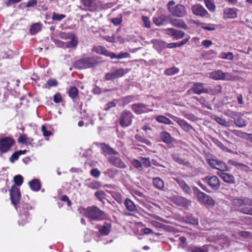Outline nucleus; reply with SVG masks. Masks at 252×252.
Listing matches in <instances>:
<instances>
[{"instance_id": "54", "label": "nucleus", "mask_w": 252, "mask_h": 252, "mask_svg": "<svg viewBox=\"0 0 252 252\" xmlns=\"http://www.w3.org/2000/svg\"><path fill=\"white\" fill-rule=\"evenodd\" d=\"M173 24L175 26H176L178 27H180V28H183L184 29H185L187 27L185 24L183 22V21L182 20H178L175 21L173 23Z\"/></svg>"}, {"instance_id": "51", "label": "nucleus", "mask_w": 252, "mask_h": 252, "mask_svg": "<svg viewBox=\"0 0 252 252\" xmlns=\"http://www.w3.org/2000/svg\"><path fill=\"white\" fill-rule=\"evenodd\" d=\"M151 224L152 226L158 229H165V226L156 221H151Z\"/></svg>"}, {"instance_id": "34", "label": "nucleus", "mask_w": 252, "mask_h": 252, "mask_svg": "<svg viewBox=\"0 0 252 252\" xmlns=\"http://www.w3.org/2000/svg\"><path fill=\"white\" fill-rule=\"evenodd\" d=\"M127 72V71H125L122 68H119L111 72V77H120Z\"/></svg>"}, {"instance_id": "28", "label": "nucleus", "mask_w": 252, "mask_h": 252, "mask_svg": "<svg viewBox=\"0 0 252 252\" xmlns=\"http://www.w3.org/2000/svg\"><path fill=\"white\" fill-rule=\"evenodd\" d=\"M111 164L120 168L126 167L125 163L119 158L111 156Z\"/></svg>"}, {"instance_id": "1", "label": "nucleus", "mask_w": 252, "mask_h": 252, "mask_svg": "<svg viewBox=\"0 0 252 252\" xmlns=\"http://www.w3.org/2000/svg\"><path fill=\"white\" fill-rule=\"evenodd\" d=\"M167 5L169 12L174 16L183 17L187 14L186 7L180 4L175 5V2L173 0L169 1Z\"/></svg>"}, {"instance_id": "12", "label": "nucleus", "mask_w": 252, "mask_h": 252, "mask_svg": "<svg viewBox=\"0 0 252 252\" xmlns=\"http://www.w3.org/2000/svg\"><path fill=\"white\" fill-rule=\"evenodd\" d=\"M132 114L129 111H125L122 115L120 124L123 127H126L131 125Z\"/></svg>"}, {"instance_id": "53", "label": "nucleus", "mask_w": 252, "mask_h": 252, "mask_svg": "<svg viewBox=\"0 0 252 252\" xmlns=\"http://www.w3.org/2000/svg\"><path fill=\"white\" fill-rule=\"evenodd\" d=\"M122 22V18L121 15H119L118 17L111 19V22L115 26H118L121 24Z\"/></svg>"}, {"instance_id": "10", "label": "nucleus", "mask_w": 252, "mask_h": 252, "mask_svg": "<svg viewBox=\"0 0 252 252\" xmlns=\"http://www.w3.org/2000/svg\"><path fill=\"white\" fill-rule=\"evenodd\" d=\"M132 110L137 114L147 113L152 111L149 108V106L143 103H136L131 105Z\"/></svg>"}, {"instance_id": "14", "label": "nucleus", "mask_w": 252, "mask_h": 252, "mask_svg": "<svg viewBox=\"0 0 252 252\" xmlns=\"http://www.w3.org/2000/svg\"><path fill=\"white\" fill-rule=\"evenodd\" d=\"M217 174L224 182L230 184L235 183L234 177L231 174L225 172V171L218 172Z\"/></svg>"}, {"instance_id": "49", "label": "nucleus", "mask_w": 252, "mask_h": 252, "mask_svg": "<svg viewBox=\"0 0 252 252\" xmlns=\"http://www.w3.org/2000/svg\"><path fill=\"white\" fill-rule=\"evenodd\" d=\"M23 180V177L20 175H16L14 178L15 184L18 186H20L22 184Z\"/></svg>"}, {"instance_id": "48", "label": "nucleus", "mask_w": 252, "mask_h": 252, "mask_svg": "<svg viewBox=\"0 0 252 252\" xmlns=\"http://www.w3.org/2000/svg\"><path fill=\"white\" fill-rule=\"evenodd\" d=\"M203 204H205L208 206L212 207L214 205L215 202L214 200L210 196L208 195Z\"/></svg>"}, {"instance_id": "27", "label": "nucleus", "mask_w": 252, "mask_h": 252, "mask_svg": "<svg viewBox=\"0 0 252 252\" xmlns=\"http://www.w3.org/2000/svg\"><path fill=\"white\" fill-rule=\"evenodd\" d=\"M153 184L155 188L160 190H162L164 186L163 180L159 177L154 178Z\"/></svg>"}, {"instance_id": "8", "label": "nucleus", "mask_w": 252, "mask_h": 252, "mask_svg": "<svg viewBox=\"0 0 252 252\" xmlns=\"http://www.w3.org/2000/svg\"><path fill=\"white\" fill-rule=\"evenodd\" d=\"M202 180L206 183H207L208 185L214 190H217L219 189L220 187L219 179L216 176L211 177H206Z\"/></svg>"}, {"instance_id": "26", "label": "nucleus", "mask_w": 252, "mask_h": 252, "mask_svg": "<svg viewBox=\"0 0 252 252\" xmlns=\"http://www.w3.org/2000/svg\"><path fill=\"white\" fill-rule=\"evenodd\" d=\"M167 47V43L163 41L155 40L154 42V48L158 52H160L163 49Z\"/></svg>"}, {"instance_id": "40", "label": "nucleus", "mask_w": 252, "mask_h": 252, "mask_svg": "<svg viewBox=\"0 0 252 252\" xmlns=\"http://www.w3.org/2000/svg\"><path fill=\"white\" fill-rule=\"evenodd\" d=\"M68 94L72 98H75L78 94L77 89L75 87H71L68 91Z\"/></svg>"}, {"instance_id": "60", "label": "nucleus", "mask_w": 252, "mask_h": 252, "mask_svg": "<svg viewBox=\"0 0 252 252\" xmlns=\"http://www.w3.org/2000/svg\"><path fill=\"white\" fill-rule=\"evenodd\" d=\"M47 83L50 87L56 86L58 85V82L54 79H50L48 80Z\"/></svg>"}, {"instance_id": "46", "label": "nucleus", "mask_w": 252, "mask_h": 252, "mask_svg": "<svg viewBox=\"0 0 252 252\" xmlns=\"http://www.w3.org/2000/svg\"><path fill=\"white\" fill-rule=\"evenodd\" d=\"M88 187L94 189H99L101 187V184L98 181H94L90 183L88 185Z\"/></svg>"}, {"instance_id": "37", "label": "nucleus", "mask_w": 252, "mask_h": 252, "mask_svg": "<svg viewBox=\"0 0 252 252\" xmlns=\"http://www.w3.org/2000/svg\"><path fill=\"white\" fill-rule=\"evenodd\" d=\"M173 158L174 160L180 164L189 165V164L188 161H185L183 158H181L178 154L173 155Z\"/></svg>"}, {"instance_id": "56", "label": "nucleus", "mask_w": 252, "mask_h": 252, "mask_svg": "<svg viewBox=\"0 0 252 252\" xmlns=\"http://www.w3.org/2000/svg\"><path fill=\"white\" fill-rule=\"evenodd\" d=\"M131 164L134 167L139 169L141 167L142 163L137 159H133L131 161Z\"/></svg>"}, {"instance_id": "57", "label": "nucleus", "mask_w": 252, "mask_h": 252, "mask_svg": "<svg viewBox=\"0 0 252 252\" xmlns=\"http://www.w3.org/2000/svg\"><path fill=\"white\" fill-rule=\"evenodd\" d=\"M91 174L95 178H98L100 172L97 168H94L91 171Z\"/></svg>"}, {"instance_id": "20", "label": "nucleus", "mask_w": 252, "mask_h": 252, "mask_svg": "<svg viewBox=\"0 0 252 252\" xmlns=\"http://www.w3.org/2000/svg\"><path fill=\"white\" fill-rule=\"evenodd\" d=\"M193 190L194 192V193L196 195V197L197 198L198 201L201 203H203L205 200L206 199V198L207 197L208 195L206 193L201 191L199 190V189L197 188L196 187L193 188Z\"/></svg>"}, {"instance_id": "35", "label": "nucleus", "mask_w": 252, "mask_h": 252, "mask_svg": "<svg viewBox=\"0 0 252 252\" xmlns=\"http://www.w3.org/2000/svg\"><path fill=\"white\" fill-rule=\"evenodd\" d=\"M94 50L95 51L97 54L104 55L106 56H109L110 54L109 52L103 47L98 46L94 48Z\"/></svg>"}, {"instance_id": "31", "label": "nucleus", "mask_w": 252, "mask_h": 252, "mask_svg": "<svg viewBox=\"0 0 252 252\" xmlns=\"http://www.w3.org/2000/svg\"><path fill=\"white\" fill-rule=\"evenodd\" d=\"M156 120L159 123L165 125H173V122L168 118L163 115H159L156 117Z\"/></svg>"}, {"instance_id": "17", "label": "nucleus", "mask_w": 252, "mask_h": 252, "mask_svg": "<svg viewBox=\"0 0 252 252\" xmlns=\"http://www.w3.org/2000/svg\"><path fill=\"white\" fill-rule=\"evenodd\" d=\"M237 9L235 8H226L223 11L224 18H235L237 17Z\"/></svg>"}, {"instance_id": "58", "label": "nucleus", "mask_w": 252, "mask_h": 252, "mask_svg": "<svg viewBox=\"0 0 252 252\" xmlns=\"http://www.w3.org/2000/svg\"><path fill=\"white\" fill-rule=\"evenodd\" d=\"M41 131L43 132V135L44 136H49L51 135V132L47 130L45 126L43 125L41 127Z\"/></svg>"}, {"instance_id": "44", "label": "nucleus", "mask_w": 252, "mask_h": 252, "mask_svg": "<svg viewBox=\"0 0 252 252\" xmlns=\"http://www.w3.org/2000/svg\"><path fill=\"white\" fill-rule=\"evenodd\" d=\"M216 121L219 123V124L228 127L230 125L228 122H227L226 120L223 119H222L220 117H216L215 118Z\"/></svg>"}, {"instance_id": "47", "label": "nucleus", "mask_w": 252, "mask_h": 252, "mask_svg": "<svg viewBox=\"0 0 252 252\" xmlns=\"http://www.w3.org/2000/svg\"><path fill=\"white\" fill-rule=\"evenodd\" d=\"M111 195L119 204H121L123 202L122 196L120 193L114 192L111 193Z\"/></svg>"}, {"instance_id": "22", "label": "nucleus", "mask_w": 252, "mask_h": 252, "mask_svg": "<svg viewBox=\"0 0 252 252\" xmlns=\"http://www.w3.org/2000/svg\"><path fill=\"white\" fill-rule=\"evenodd\" d=\"M173 201L178 206L184 207L187 206L189 204V201L187 199L182 197H175L173 198Z\"/></svg>"}, {"instance_id": "59", "label": "nucleus", "mask_w": 252, "mask_h": 252, "mask_svg": "<svg viewBox=\"0 0 252 252\" xmlns=\"http://www.w3.org/2000/svg\"><path fill=\"white\" fill-rule=\"evenodd\" d=\"M53 100H54V101L57 103H60V102H61L62 101V96H61V94L59 93L56 94H55L54 96Z\"/></svg>"}, {"instance_id": "45", "label": "nucleus", "mask_w": 252, "mask_h": 252, "mask_svg": "<svg viewBox=\"0 0 252 252\" xmlns=\"http://www.w3.org/2000/svg\"><path fill=\"white\" fill-rule=\"evenodd\" d=\"M65 17V15L63 14H59L57 13H53L52 17V19L53 20L61 21L62 19Z\"/></svg>"}, {"instance_id": "3", "label": "nucleus", "mask_w": 252, "mask_h": 252, "mask_svg": "<svg viewBox=\"0 0 252 252\" xmlns=\"http://www.w3.org/2000/svg\"><path fill=\"white\" fill-rule=\"evenodd\" d=\"M85 216L90 219L98 221L104 218V213L95 206L88 207L85 211Z\"/></svg>"}, {"instance_id": "61", "label": "nucleus", "mask_w": 252, "mask_h": 252, "mask_svg": "<svg viewBox=\"0 0 252 252\" xmlns=\"http://www.w3.org/2000/svg\"><path fill=\"white\" fill-rule=\"evenodd\" d=\"M95 195L100 200L102 201V199L104 198V196H105V194L103 191H98L95 193Z\"/></svg>"}, {"instance_id": "4", "label": "nucleus", "mask_w": 252, "mask_h": 252, "mask_svg": "<svg viewBox=\"0 0 252 252\" xmlns=\"http://www.w3.org/2000/svg\"><path fill=\"white\" fill-rule=\"evenodd\" d=\"M99 62L95 57L84 58L78 60L75 63V66L80 69L88 68L94 67Z\"/></svg>"}, {"instance_id": "6", "label": "nucleus", "mask_w": 252, "mask_h": 252, "mask_svg": "<svg viewBox=\"0 0 252 252\" xmlns=\"http://www.w3.org/2000/svg\"><path fill=\"white\" fill-rule=\"evenodd\" d=\"M14 144V140L9 137H5L0 140V151L2 153L8 152Z\"/></svg>"}, {"instance_id": "64", "label": "nucleus", "mask_w": 252, "mask_h": 252, "mask_svg": "<svg viewBox=\"0 0 252 252\" xmlns=\"http://www.w3.org/2000/svg\"><path fill=\"white\" fill-rule=\"evenodd\" d=\"M19 155L18 154V152H15L14 153L12 154L11 157L10 158V161L11 162H14L15 160H17L19 158Z\"/></svg>"}, {"instance_id": "13", "label": "nucleus", "mask_w": 252, "mask_h": 252, "mask_svg": "<svg viewBox=\"0 0 252 252\" xmlns=\"http://www.w3.org/2000/svg\"><path fill=\"white\" fill-rule=\"evenodd\" d=\"M230 75L228 73H224L220 70L212 71L209 73V77L216 80H228Z\"/></svg>"}, {"instance_id": "29", "label": "nucleus", "mask_w": 252, "mask_h": 252, "mask_svg": "<svg viewBox=\"0 0 252 252\" xmlns=\"http://www.w3.org/2000/svg\"><path fill=\"white\" fill-rule=\"evenodd\" d=\"M160 136L162 141L166 144H170L172 141L170 134L166 131H162L160 134Z\"/></svg>"}, {"instance_id": "63", "label": "nucleus", "mask_w": 252, "mask_h": 252, "mask_svg": "<svg viewBox=\"0 0 252 252\" xmlns=\"http://www.w3.org/2000/svg\"><path fill=\"white\" fill-rule=\"evenodd\" d=\"M142 164L146 167H150L151 166V162L149 158H142Z\"/></svg>"}, {"instance_id": "11", "label": "nucleus", "mask_w": 252, "mask_h": 252, "mask_svg": "<svg viewBox=\"0 0 252 252\" xmlns=\"http://www.w3.org/2000/svg\"><path fill=\"white\" fill-rule=\"evenodd\" d=\"M208 163L213 168L219 170L220 171V172H223L227 170V166L223 161L212 159L209 160Z\"/></svg>"}, {"instance_id": "36", "label": "nucleus", "mask_w": 252, "mask_h": 252, "mask_svg": "<svg viewBox=\"0 0 252 252\" xmlns=\"http://www.w3.org/2000/svg\"><path fill=\"white\" fill-rule=\"evenodd\" d=\"M205 4L207 8L211 12H214L216 6L213 0H204Z\"/></svg>"}, {"instance_id": "16", "label": "nucleus", "mask_w": 252, "mask_h": 252, "mask_svg": "<svg viewBox=\"0 0 252 252\" xmlns=\"http://www.w3.org/2000/svg\"><path fill=\"white\" fill-rule=\"evenodd\" d=\"M232 132L233 134L240 138L249 140L252 142V134L248 133L241 130L236 129L232 130Z\"/></svg>"}, {"instance_id": "55", "label": "nucleus", "mask_w": 252, "mask_h": 252, "mask_svg": "<svg viewBox=\"0 0 252 252\" xmlns=\"http://www.w3.org/2000/svg\"><path fill=\"white\" fill-rule=\"evenodd\" d=\"M187 221L189 223L192 224H194V225H196V224H198V220L197 219H195L192 217H188L187 218Z\"/></svg>"}, {"instance_id": "2", "label": "nucleus", "mask_w": 252, "mask_h": 252, "mask_svg": "<svg viewBox=\"0 0 252 252\" xmlns=\"http://www.w3.org/2000/svg\"><path fill=\"white\" fill-rule=\"evenodd\" d=\"M232 204L234 206L238 207H243L241 209V212L244 214L252 215V200L246 198L244 199L234 198L232 200Z\"/></svg>"}, {"instance_id": "18", "label": "nucleus", "mask_w": 252, "mask_h": 252, "mask_svg": "<svg viewBox=\"0 0 252 252\" xmlns=\"http://www.w3.org/2000/svg\"><path fill=\"white\" fill-rule=\"evenodd\" d=\"M192 90L195 94H198L207 93V90L204 87V84L201 83H195Z\"/></svg>"}, {"instance_id": "42", "label": "nucleus", "mask_w": 252, "mask_h": 252, "mask_svg": "<svg viewBox=\"0 0 252 252\" xmlns=\"http://www.w3.org/2000/svg\"><path fill=\"white\" fill-rule=\"evenodd\" d=\"M110 225H103L99 229L100 233L102 235H108L110 231Z\"/></svg>"}, {"instance_id": "7", "label": "nucleus", "mask_w": 252, "mask_h": 252, "mask_svg": "<svg viewBox=\"0 0 252 252\" xmlns=\"http://www.w3.org/2000/svg\"><path fill=\"white\" fill-rule=\"evenodd\" d=\"M191 11L195 15L201 17H208L209 14L204 7L200 4L193 5L191 7Z\"/></svg>"}, {"instance_id": "52", "label": "nucleus", "mask_w": 252, "mask_h": 252, "mask_svg": "<svg viewBox=\"0 0 252 252\" xmlns=\"http://www.w3.org/2000/svg\"><path fill=\"white\" fill-rule=\"evenodd\" d=\"M153 21H154V23L157 26H160L162 24V23L164 22V20L163 18H162V17H154Z\"/></svg>"}, {"instance_id": "25", "label": "nucleus", "mask_w": 252, "mask_h": 252, "mask_svg": "<svg viewBox=\"0 0 252 252\" xmlns=\"http://www.w3.org/2000/svg\"><path fill=\"white\" fill-rule=\"evenodd\" d=\"M31 189L33 191H38L41 188V185L38 179H34L29 183Z\"/></svg>"}, {"instance_id": "21", "label": "nucleus", "mask_w": 252, "mask_h": 252, "mask_svg": "<svg viewBox=\"0 0 252 252\" xmlns=\"http://www.w3.org/2000/svg\"><path fill=\"white\" fill-rule=\"evenodd\" d=\"M168 33L173 36L176 39H180L184 35V32L183 31L176 30L173 29H169L167 30Z\"/></svg>"}, {"instance_id": "19", "label": "nucleus", "mask_w": 252, "mask_h": 252, "mask_svg": "<svg viewBox=\"0 0 252 252\" xmlns=\"http://www.w3.org/2000/svg\"><path fill=\"white\" fill-rule=\"evenodd\" d=\"M232 116L234 119V123L237 126L242 127L246 126L245 120L239 117L237 113L232 112Z\"/></svg>"}, {"instance_id": "43", "label": "nucleus", "mask_w": 252, "mask_h": 252, "mask_svg": "<svg viewBox=\"0 0 252 252\" xmlns=\"http://www.w3.org/2000/svg\"><path fill=\"white\" fill-rule=\"evenodd\" d=\"M179 71V69L176 67H172L167 69L165 70V73L167 75H172L177 73Z\"/></svg>"}, {"instance_id": "15", "label": "nucleus", "mask_w": 252, "mask_h": 252, "mask_svg": "<svg viewBox=\"0 0 252 252\" xmlns=\"http://www.w3.org/2000/svg\"><path fill=\"white\" fill-rule=\"evenodd\" d=\"M81 3L84 6L82 9L91 11H94L96 9V5L92 0H81Z\"/></svg>"}, {"instance_id": "39", "label": "nucleus", "mask_w": 252, "mask_h": 252, "mask_svg": "<svg viewBox=\"0 0 252 252\" xmlns=\"http://www.w3.org/2000/svg\"><path fill=\"white\" fill-rule=\"evenodd\" d=\"M220 58L229 61L233 60V54L232 52L222 53L220 55Z\"/></svg>"}, {"instance_id": "38", "label": "nucleus", "mask_w": 252, "mask_h": 252, "mask_svg": "<svg viewBox=\"0 0 252 252\" xmlns=\"http://www.w3.org/2000/svg\"><path fill=\"white\" fill-rule=\"evenodd\" d=\"M129 56V54L126 52H121L117 55L115 53H111V59H121L128 58Z\"/></svg>"}, {"instance_id": "62", "label": "nucleus", "mask_w": 252, "mask_h": 252, "mask_svg": "<svg viewBox=\"0 0 252 252\" xmlns=\"http://www.w3.org/2000/svg\"><path fill=\"white\" fill-rule=\"evenodd\" d=\"M72 34H73L71 33L61 32L60 33V37L62 39H69V38L71 37V35Z\"/></svg>"}, {"instance_id": "41", "label": "nucleus", "mask_w": 252, "mask_h": 252, "mask_svg": "<svg viewBox=\"0 0 252 252\" xmlns=\"http://www.w3.org/2000/svg\"><path fill=\"white\" fill-rule=\"evenodd\" d=\"M41 29L40 24L39 23H35L32 25L31 28V32L32 34H36Z\"/></svg>"}, {"instance_id": "30", "label": "nucleus", "mask_w": 252, "mask_h": 252, "mask_svg": "<svg viewBox=\"0 0 252 252\" xmlns=\"http://www.w3.org/2000/svg\"><path fill=\"white\" fill-rule=\"evenodd\" d=\"M124 204L127 210L131 212H134L136 210V206L130 199L126 198Z\"/></svg>"}, {"instance_id": "50", "label": "nucleus", "mask_w": 252, "mask_h": 252, "mask_svg": "<svg viewBox=\"0 0 252 252\" xmlns=\"http://www.w3.org/2000/svg\"><path fill=\"white\" fill-rule=\"evenodd\" d=\"M142 21L143 22V25L144 27L147 28H150L151 21L149 18L147 16H143L142 17Z\"/></svg>"}, {"instance_id": "5", "label": "nucleus", "mask_w": 252, "mask_h": 252, "mask_svg": "<svg viewBox=\"0 0 252 252\" xmlns=\"http://www.w3.org/2000/svg\"><path fill=\"white\" fill-rule=\"evenodd\" d=\"M166 115L176 122L183 130L186 131H189L192 129V127L185 120L177 117L169 113H166Z\"/></svg>"}, {"instance_id": "24", "label": "nucleus", "mask_w": 252, "mask_h": 252, "mask_svg": "<svg viewBox=\"0 0 252 252\" xmlns=\"http://www.w3.org/2000/svg\"><path fill=\"white\" fill-rule=\"evenodd\" d=\"M70 40L65 42V46L67 48H75L78 44V40L77 37L74 35H71L69 38Z\"/></svg>"}, {"instance_id": "23", "label": "nucleus", "mask_w": 252, "mask_h": 252, "mask_svg": "<svg viewBox=\"0 0 252 252\" xmlns=\"http://www.w3.org/2000/svg\"><path fill=\"white\" fill-rule=\"evenodd\" d=\"M188 252H208V247L204 245L202 247L191 246L188 249Z\"/></svg>"}, {"instance_id": "33", "label": "nucleus", "mask_w": 252, "mask_h": 252, "mask_svg": "<svg viewBox=\"0 0 252 252\" xmlns=\"http://www.w3.org/2000/svg\"><path fill=\"white\" fill-rule=\"evenodd\" d=\"M178 184L185 192L188 194H189L191 192V189L186 184V183L182 180H176Z\"/></svg>"}, {"instance_id": "9", "label": "nucleus", "mask_w": 252, "mask_h": 252, "mask_svg": "<svg viewBox=\"0 0 252 252\" xmlns=\"http://www.w3.org/2000/svg\"><path fill=\"white\" fill-rule=\"evenodd\" d=\"M10 195L12 204L16 206L19 203L20 198L19 189L13 186L10 190Z\"/></svg>"}, {"instance_id": "32", "label": "nucleus", "mask_w": 252, "mask_h": 252, "mask_svg": "<svg viewBox=\"0 0 252 252\" xmlns=\"http://www.w3.org/2000/svg\"><path fill=\"white\" fill-rule=\"evenodd\" d=\"M95 144L99 146L102 151V153L104 156L110 155V148L107 145L104 143H96Z\"/></svg>"}]
</instances>
